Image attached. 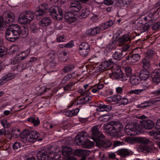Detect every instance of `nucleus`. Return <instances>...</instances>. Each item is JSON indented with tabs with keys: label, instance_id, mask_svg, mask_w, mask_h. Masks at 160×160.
Instances as JSON below:
<instances>
[{
	"label": "nucleus",
	"instance_id": "f257e3e1",
	"mask_svg": "<svg viewBox=\"0 0 160 160\" xmlns=\"http://www.w3.org/2000/svg\"><path fill=\"white\" fill-rule=\"evenodd\" d=\"M28 34L27 29L24 27L21 28L18 25L13 24L9 26L5 31V37L11 41H16L20 36L22 38L26 37Z\"/></svg>",
	"mask_w": 160,
	"mask_h": 160
},
{
	"label": "nucleus",
	"instance_id": "f03ea898",
	"mask_svg": "<svg viewBox=\"0 0 160 160\" xmlns=\"http://www.w3.org/2000/svg\"><path fill=\"white\" fill-rule=\"evenodd\" d=\"M88 135L85 132H80L75 137V142L78 145L83 148H90L93 146V142L88 140Z\"/></svg>",
	"mask_w": 160,
	"mask_h": 160
},
{
	"label": "nucleus",
	"instance_id": "7ed1b4c3",
	"mask_svg": "<svg viewBox=\"0 0 160 160\" xmlns=\"http://www.w3.org/2000/svg\"><path fill=\"white\" fill-rule=\"evenodd\" d=\"M39 136V134L36 131L31 132L24 130L21 135V140L24 143L34 142Z\"/></svg>",
	"mask_w": 160,
	"mask_h": 160
},
{
	"label": "nucleus",
	"instance_id": "20e7f679",
	"mask_svg": "<svg viewBox=\"0 0 160 160\" xmlns=\"http://www.w3.org/2000/svg\"><path fill=\"white\" fill-rule=\"evenodd\" d=\"M14 18V14L11 12L6 13L4 19L0 16V30H3L7 27L8 24L13 22Z\"/></svg>",
	"mask_w": 160,
	"mask_h": 160
},
{
	"label": "nucleus",
	"instance_id": "39448f33",
	"mask_svg": "<svg viewBox=\"0 0 160 160\" xmlns=\"http://www.w3.org/2000/svg\"><path fill=\"white\" fill-rule=\"evenodd\" d=\"M138 140L141 143V145L138 148V150L139 151L145 152H152V149L147 145L149 142L150 140L149 139L145 138H139Z\"/></svg>",
	"mask_w": 160,
	"mask_h": 160
},
{
	"label": "nucleus",
	"instance_id": "423d86ee",
	"mask_svg": "<svg viewBox=\"0 0 160 160\" xmlns=\"http://www.w3.org/2000/svg\"><path fill=\"white\" fill-rule=\"evenodd\" d=\"M90 46L88 43L82 42L79 45V52L82 57H86L90 52Z\"/></svg>",
	"mask_w": 160,
	"mask_h": 160
},
{
	"label": "nucleus",
	"instance_id": "0eeeda50",
	"mask_svg": "<svg viewBox=\"0 0 160 160\" xmlns=\"http://www.w3.org/2000/svg\"><path fill=\"white\" fill-rule=\"evenodd\" d=\"M103 87V84L98 83L92 86L91 88L89 87V84H87L84 85V88L86 92L91 91L92 92L95 93L99 92Z\"/></svg>",
	"mask_w": 160,
	"mask_h": 160
},
{
	"label": "nucleus",
	"instance_id": "6e6552de",
	"mask_svg": "<svg viewBox=\"0 0 160 160\" xmlns=\"http://www.w3.org/2000/svg\"><path fill=\"white\" fill-rule=\"evenodd\" d=\"M98 126H95L92 128L90 134L91 138L93 139H96L98 138H104V135L100 133L98 128Z\"/></svg>",
	"mask_w": 160,
	"mask_h": 160
},
{
	"label": "nucleus",
	"instance_id": "1a4fd4ad",
	"mask_svg": "<svg viewBox=\"0 0 160 160\" xmlns=\"http://www.w3.org/2000/svg\"><path fill=\"white\" fill-rule=\"evenodd\" d=\"M36 157L38 160H50L51 157L48 151L45 150L38 151Z\"/></svg>",
	"mask_w": 160,
	"mask_h": 160
},
{
	"label": "nucleus",
	"instance_id": "9d476101",
	"mask_svg": "<svg viewBox=\"0 0 160 160\" xmlns=\"http://www.w3.org/2000/svg\"><path fill=\"white\" fill-rule=\"evenodd\" d=\"M49 12L52 14V18L56 20H60L63 17V13L61 9H58L57 11L54 8L49 10Z\"/></svg>",
	"mask_w": 160,
	"mask_h": 160
},
{
	"label": "nucleus",
	"instance_id": "9b49d317",
	"mask_svg": "<svg viewBox=\"0 0 160 160\" xmlns=\"http://www.w3.org/2000/svg\"><path fill=\"white\" fill-rule=\"evenodd\" d=\"M101 138H98L93 140L95 141L96 146L101 148L103 147L105 148H109L112 145V143L109 142H104L102 139Z\"/></svg>",
	"mask_w": 160,
	"mask_h": 160
},
{
	"label": "nucleus",
	"instance_id": "f8f14e48",
	"mask_svg": "<svg viewBox=\"0 0 160 160\" xmlns=\"http://www.w3.org/2000/svg\"><path fill=\"white\" fill-rule=\"evenodd\" d=\"M139 52L138 53H133L132 55H128L126 57V60L130 62L134 63L139 60L140 58V54L142 53L141 48L138 49Z\"/></svg>",
	"mask_w": 160,
	"mask_h": 160
},
{
	"label": "nucleus",
	"instance_id": "ddd939ff",
	"mask_svg": "<svg viewBox=\"0 0 160 160\" xmlns=\"http://www.w3.org/2000/svg\"><path fill=\"white\" fill-rule=\"evenodd\" d=\"M111 76L112 78L119 79L122 81H124L127 80V77L123 76V73L120 69L112 71Z\"/></svg>",
	"mask_w": 160,
	"mask_h": 160
},
{
	"label": "nucleus",
	"instance_id": "4468645a",
	"mask_svg": "<svg viewBox=\"0 0 160 160\" xmlns=\"http://www.w3.org/2000/svg\"><path fill=\"white\" fill-rule=\"evenodd\" d=\"M69 8L73 12H78L82 8V4L80 2L77 0H73L71 2Z\"/></svg>",
	"mask_w": 160,
	"mask_h": 160
},
{
	"label": "nucleus",
	"instance_id": "2eb2a0df",
	"mask_svg": "<svg viewBox=\"0 0 160 160\" xmlns=\"http://www.w3.org/2000/svg\"><path fill=\"white\" fill-rule=\"evenodd\" d=\"M48 8V7L46 4H42L40 6L39 9L35 12L36 16H43L45 14L46 10Z\"/></svg>",
	"mask_w": 160,
	"mask_h": 160
},
{
	"label": "nucleus",
	"instance_id": "dca6fc26",
	"mask_svg": "<svg viewBox=\"0 0 160 160\" xmlns=\"http://www.w3.org/2000/svg\"><path fill=\"white\" fill-rule=\"evenodd\" d=\"M141 122L142 125L147 129H151L155 125L154 122L150 120H144L141 121Z\"/></svg>",
	"mask_w": 160,
	"mask_h": 160
},
{
	"label": "nucleus",
	"instance_id": "f3484780",
	"mask_svg": "<svg viewBox=\"0 0 160 160\" xmlns=\"http://www.w3.org/2000/svg\"><path fill=\"white\" fill-rule=\"evenodd\" d=\"M124 131L128 135L134 136L137 134L135 128L130 125H127L126 126Z\"/></svg>",
	"mask_w": 160,
	"mask_h": 160
},
{
	"label": "nucleus",
	"instance_id": "a211bd4d",
	"mask_svg": "<svg viewBox=\"0 0 160 160\" xmlns=\"http://www.w3.org/2000/svg\"><path fill=\"white\" fill-rule=\"evenodd\" d=\"M126 54V53H123L121 49H117L112 55L113 59L118 61L120 60Z\"/></svg>",
	"mask_w": 160,
	"mask_h": 160
},
{
	"label": "nucleus",
	"instance_id": "6ab92c4d",
	"mask_svg": "<svg viewBox=\"0 0 160 160\" xmlns=\"http://www.w3.org/2000/svg\"><path fill=\"white\" fill-rule=\"evenodd\" d=\"M103 129L104 132H106L108 135H113V133L114 132V131L110 122L103 125Z\"/></svg>",
	"mask_w": 160,
	"mask_h": 160
},
{
	"label": "nucleus",
	"instance_id": "aec40b11",
	"mask_svg": "<svg viewBox=\"0 0 160 160\" xmlns=\"http://www.w3.org/2000/svg\"><path fill=\"white\" fill-rule=\"evenodd\" d=\"M113 62L111 60L109 61H105L101 62V64L99 66V68L100 70L102 71L106 69L107 68L110 67L107 69H109L111 68L112 67Z\"/></svg>",
	"mask_w": 160,
	"mask_h": 160
},
{
	"label": "nucleus",
	"instance_id": "412c9836",
	"mask_svg": "<svg viewBox=\"0 0 160 160\" xmlns=\"http://www.w3.org/2000/svg\"><path fill=\"white\" fill-rule=\"evenodd\" d=\"M151 77L152 81L155 82L160 81V69H156L152 73Z\"/></svg>",
	"mask_w": 160,
	"mask_h": 160
},
{
	"label": "nucleus",
	"instance_id": "4be33fe9",
	"mask_svg": "<svg viewBox=\"0 0 160 160\" xmlns=\"http://www.w3.org/2000/svg\"><path fill=\"white\" fill-rule=\"evenodd\" d=\"M92 99L91 96H86L82 98L77 100L74 102V105L84 104L89 102Z\"/></svg>",
	"mask_w": 160,
	"mask_h": 160
},
{
	"label": "nucleus",
	"instance_id": "5701e85b",
	"mask_svg": "<svg viewBox=\"0 0 160 160\" xmlns=\"http://www.w3.org/2000/svg\"><path fill=\"white\" fill-rule=\"evenodd\" d=\"M110 122L114 131L121 130L122 129L123 125L120 122L117 121H111Z\"/></svg>",
	"mask_w": 160,
	"mask_h": 160
},
{
	"label": "nucleus",
	"instance_id": "b1692460",
	"mask_svg": "<svg viewBox=\"0 0 160 160\" xmlns=\"http://www.w3.org/2000/svg\"><path fill=\"white\" fill-rule=\"evenodd\" d=\"M139 76L141 80H147L149 76V73L147 69L144 68L140 72Z\"/></svg>",
	"mask_w": 160,
	"mask_h": 160
},
{
	"label": "nucleus",
	"instance_id": "393cba45",
	"mask_svg": "<svg viewBox=\"0 0 160 160\" xmlns=\"http://www.w3.org/2000/svg\"><path fill=\"white\" fill-rule=\"evenodd\" d=\"M100 30V27L98 28L96 27L88 29L86 31V33L88 35L94 36L99 33Z\"/></svg>",
	"mask_w": 160,
	"mask_h": 160
},
{
	"label": "nucleus",
	"instance_id": "a878e982",
	"mask_svg": "<svg viewBox=\"0 0 160 160\" xmlns=\"http://www.w3.org/2000/svg\"><path fill=\"white\" fill-rule=\"evenodd\" d=\"M114 23V21L110 20L106 22L102 23L100 26L101 30H105L112 26Z\"/></svg>",
	"mask_w": 160,
	"mask_h": 160
},
{
	"label": "nucleus",
	"instance_id": "bb28decb",
	"mask_svg": "<svg viewBox=\"0 0 160 160\" xmlns=\"http://www.w3.org/2000/svg\"><path fill=\"white\" fill-rule=\"evenodd\" d=\"M14 75L13 74L10 73L3 76L0 80V86L7 82L8 81L11 80L14 78Z\"/></svg>",
	"mask_w": 160,
	"mask_h": 160
},
{
	"label": "nucleus",
	"instance_id": "cd10ccee",
	"mask_svg": "<svg viewBox=\"0 0 160 160\" xmlns=\"http://www.w3.org/2000/svg\"><path fill=\"white\" fill-rule=\"evenodd\" d=\"M130 36L128 34H125L121 37H119L118 39V42L121 44H123L126 42L130 41Z\"/></svg>",
	"mask_w": 160,
	"mask_h": 160
},
{
	"label": "nucleus",
	"instance_id": "c85d7f7f",
	"mask_svg": "<svg viewBox=\"0 0 160 160\" xmlns=\"http://www.w3.org/2000/svg\"><path fill=\"white\" fill-rule=\"evenodd\" d=\"M51 22V21L50 18L48 17L44 18L40 20L38 24L40 26L42 27H44L49 25Z\"/></svg>",
	"mask_w": 160,
	"mask_h": 160
},
{
	"label": "nucleus",
	"instance_id": "c756f323",
	"mask_svg": "<svg viewBox=\"0 0 160 160\" xmlns=\"http://www.w3.org/2000/svg\"><path fill=\"white\" fill-rule=\"evenodd\" d=\"M131 83L133 85H137L139 84L142 80L140 77L137 76H131L130 78Z\"/></svg>",
	"mask_w": 160,
	"mask_h": 160
},
{
	"label": "nucleus",
	"instance_id": "7c9ffc66",
	"mask_svg": "<svg viewBox=\"0 0 160 160\" xmlns=\"http://www.w3.org/2000/svg\"><path fill=\"white\" fill-rule=\"evenodd\" d=\"M62 152L63 156L68 157L72 153V149L71 148L69 147H65L62 148Z\"/></svg>",
	"mask_w": 160,
	"mask_h": 160
},
{
	"label": "nucleus",
	"instance_id": "2f4dec72",
	"mask_svg": "<svg viewBox=\"0 0 160 160\" xmlns=\"http://www.w3.org/2000/svg\"><path fill=\"white\" fill-rule=\"evenodd\" d=\"M79 110L78 108H76L72 110H67L64 113L65 115L67 116L72 117L77 115L79 112Z\"/></svg>",
	"mask_w": 160,
	"mask_h": 160
},
{
	"label": "nucleus",
	"instance_id": "473e14b6",
	"mask_svg": "<svg viewBox=\"0 0 160 160\" xmlns=\"http://www.w3.org/2000/svg\"><path fill=\"white\" fill-rule=\"evenodd\" d=\"M23 14L28 19L30 22L33 20L34 17V13L30 11H25Z\"/></svg>",
	"mask_w": 160,
	"mask_h": 160
},
{
	"label": "nucleus",
	"instance_id": "72a5a7b5",
	"mask_svg": "<svg viewBox=\"0 0 160 160\" xmlns=\"http://www.w3.org/2000/svg\"><path fill=\"white\" fill-rule=\"evenodd\" d=\"M75 83L76 82H72L63 86V88L64 90L65 91H68L74 90L75 88L74 85Z\"/></svg>",
	"mask_w": 160,
	"mask_h": 160
},
{
	"label": "nucleus",
	"instance_id": "f704fd0d",
	"mask_svg": "<svg viewBox=\"0 0 160 160\" xmlns=\"http://www.w3.org/2000/svg\"><path fill=\"white\" fill-rule=\"evenodd\" d=\"M18 22L22 24H29L30 22L24 14L19 16Z\"/></svg>",
	"mask_w": 160,
	"mask_h": 160
},
{
	"label": "nucleus",
	"instance_id": "c9c22d12",
	"mask_svg": "<svg viewBox=\"0 0 160 160\" xmlns=\"http://www.w3.org/2000/svg\"><path fill=\"white\" fill-rule=\"evenodd\" d=\"M121 130L115 131L113 133V135H112L116 137L117 138H120L121 141H122L124 139L125 135L122 133Z\"/></svg>",
	"mask_w": 160,
	"mask_h": 160
},
{
	"label": "nucleus",
	"instance_id": "e433bc0d",
	"mask_svg": "<svg viewBox=\"0 0 160 160\" xmlns=\"http://www.w3.org/2000/svg\"><path fill=\"white\" fill-rule=\"evenodd\" d=\"M150 59L145 57L142 60L143 64L142 67L144 68L148 69L150 67Z\"/></svg>",
	"mask_w": 160,
	"mask_h": 160
},
{
	"label": "nucleus",
	"instance_id": "4c0bfd02",
	"mask_svg": "<svg viewBox=\"0 0 160 160\" xmlns=\"http://www.w3.org/2000/svg\"><path fill=\"white\" fill-rule=\"evenodd\" d=\"M29 54V53H28L26 55L25 52H23L21 53L20 54L18 55L16 57V58H17L18 60L20 62L25 59L26 58L28 57Z\"/></svg>",
	"mask_w": 160,
	"mask_h": 160
},
{
	"label": "nucleus",
	"instance_id": "58836bf2",
	"mask_svg": "<svg viewBox=\"0 0 160 160\" xmlns=\"http://www.w3.org/2000/svg\"><path fill=\"white\" fill-rule=\"evenodd\" d=\"M90 13V11L89 9H84L82 10L80 16L81 18H85L89 15Z\"/></svg>",
	"mask_w": 160,
	"mask_h": 160
},
{
	"label": "nucleus",
	"instance_id": "ea45409f",
	"mask_svg": "<svg viewBox=\"0 0 160 160\" xmlns=\"http://www.w3.org/2000/svg\"><path fill=\"white\" fill-rule=\"evenodd\" d=\"M30 30L32 32L36 33L39 30V28L34 23L31 24L29 27Z\"/></svg>",
	"mask_w": 160,
	"mask_h": 160
},
{
	"label": "nucleus",
	"instance_id": "a19ab883",
	"mask_svg": "<svg viewBox=\"0 0 160 160\" xmlns=\"http://www.w3.org/2000/svg\"><path fill=\"white\" fill-rule=\"evenodd\" d=\"M28 121L32 123L35 126H37L39 124L40 122L38 119H36L34 117H30L28 119Z\"/></svg>",
	"mask_w": 160,
	"mask_h": 160
},
{
	"label": "nucleus",
	"instance_id": "79ce46f5",
	"mask_svg": "<svg viewBox=\"0 0 160 160\" xmlns=\"http://www.w3.org/2000/svg\"><path fill=\"white\" fill-rule=\"evenodd\" d=\"M125 70L126 72V75H125L123 73V76L127 77V80L131 75L132 69L130 67H127L125 68Z\"/></svg>",
	"mask_w": 160,
	"mask_h": 160
},
{
	"label": "nucleus",
	"instance_id": "37998d69",
	"mask_svg": "<svg viewBox=\"0 0 160 160\" xmlns=\"http://www.w3.org/2000/svg\"><path fill=\"white\" fill-rule=\"evenodd\" d=\"M151 103H152V102L150 101H145L140 104L138 105V108H145L150 106Z\"/></svg>",
	"mask_w": 160,
	"mask_h": 160
},
{
	"label": "nucleus",
	"instance_id": "c03bdc74",
	"mask_svg": "<svg viewBox=\"0 0 160 160\" xmlns=\"http://www.w3.org/2000/svg\"><path fill=\"white\" fill-rule=\"evenodd\" d=\"M74 66L72 65H69L66 66L63 69V71L65 73L68 72L73 69Z\"/></svg>",
	"mask_w": 160,
	"mask_h": 160
},
{
	"label": "nucleus",
	"instance_id": "a18cd8bd",
	"mask_svg": "<svg viewBox=\"0 0 160 160\" xmlns=\"http://www.w3.org/2000/svg\"><path fill=\"white\" fill-rule=\"evenodd\" d=\"M65 19L70 23L74 22L76 21L77 18L75 16L68 17L64 16Z\"/></svg>",
	"mask_w": 160,
	"mask_h": 160
},
{
	"label": "nucleus",
	"instance_id": "49530a36",
	"mask_svg": "<svg viewBox=\"0 0 160 160\" xmlns=\"http://www.w3.org/2000/svg\"><path fill=\"white\" fill-rule=\"evenodd\" d=\"M149 133H151V135H153L157 139H160V131H154L152 130L150 131Z\"/></svg>",
	"mask_w": 160,
	"mask_h": 160
},
{
	"label": "nucleus",
	"instance_id": "de8ad7c7",
	"mask_svg": "<svg viewBox=\"0 0 160 160\" xmlns=\"http://www.w3.org/2000/svg\"><path fill=\"white\" fill-rule=\"evenodd\" d=\"M56 150L57 149L55 148V147L54 146H52L48 148V149L47 150L48 151V153L49 154L50 156L51 157H52V154L53 153L56 151Z\"/></svg>",
	"mask_w": 160,
	"mask_h": 160
},
{
	"label": "nucleus",
	"instance_id": "09e8293b",
	"mask_svg": "<svg viewBox=\"0 0 160 160\" xmlns=\"http://www.w3.org/2000/svg\"><path fill=\"white\" fill-rule=\"evenodd\" d=\"M122 141H124L126 142H128L131 144H132L134 143L135 140L134 138L130 137H127L125 136Z\"/></svg>",
	"mask_w": 160,
	"mask_h": 160
},
{
	"label": "nucleus",
	"instance_id": "8fccbe9b",
	"mask_svg": "<svg viewBox=\"0 0 160 160\" xmlns=\"http://www.w3.org/2000/svg\"><path fill=\"white\" fill-rule=\"evenodd\" d=\"M72 78V75L70 74H68L65 76L62 79L61 83L64 84Z\"/></svg>",
	"mask_w": 160,
	"mask_h": 160
},
{
	"label": "nucleus",
	"instance_id": "3c124183",
	"mask_svg": "<svg viewBox=\"0 0 160 160\" xmlns=\"http://www.w3.org/2000/svg\"><path fill=\"white\" fill-rule=\"evenodd\" d=\"M1 123L3 127V128H8L10 126V123L7 122L6 119H3L1 121Z\"/></svg>",
	"mask_w": 160,
	"mask_h": 160
},
{
	"label": "nucleus",
	"instance_id": "603ef678",
	"mask_svg": "<svg viewBox=\"0 0 160 160\" xmlns=\"http://www.w3.org/2000/svg\"><path fill=\"white\" fill-rule=\"evenodd\" d=\"M152 20H150L147 23H145L144 26L143 27V30L144 31L148 30L152 25Z\"/></svg>",
	"mask_w": 160,
	"mask_h": 160
},
{
	"label": "nucleus",
	"instance_id": "864d4df0",
	"mask_svg": "<svg viewBox=\"0 0 160 160\" xmlns=\"http://www.w3.org/2000/svg\"><path fill=\"white\" fill-rule=\"evenodd\" d=\"M116 47V42L112 41L110 42L107 46V48L109 49H115Z\"/></svg>",
	"mask_w": 160,
	"mask_h": 160
},
{
	"label": "nucleus",
	"instance_id": "5fc2aeb1",
	"mask_svg": "<svg viewBox=\"0 0 160 160\" xmlns=\"http://www.w3.org/2000/svg\"><path fill=\"white\" fill-rule=\"evenodd\" d=\"M154 54V51L152 50H149L146 53V55L145 57H147L150 59V58H152Z\"/></svg>",
	"mask_w": 160,
	"mask_h": 160
},
{
	"label": "nucleus",
	"instance_id": "6e6d98bb",
	"mask_svg": "<svg viewBox=\"0 0 160 160\" xmlns=\"http://www.w3.org/2000/svg\"><path fill=\"white\" fill-rule=\"evenodd\" d=\"M99 107H102V108L104 109V110H106V111H110L112 108L111 106L101 104L99 105Z\"/></svg>",
	"mask_w": 160,
	"mask_h": 160
},
{
	"label": "nucleus",
	"instance_id": "4d7b16f0",
	"mask_svg": "<svg viewBox=\"0 0 160 160\" xmlns=\"http://www.w3.org/2000/svg\"><path fill=\"white\" fill-rule=\"evenodd\" d=\"M6 53V50L5 47L1 46L0 48V57H2Z\"/></svg>",
	"mask_w": 160,
	"mask_h": 160
},
{
	"label": "nucleus",
	"instance_id": "13d9d810",
	"mask_svg": "<svg viewBox=\"0 0 160 160\" xmlns=\"http://www.w3.org/2000/svg\"><path fill=\"white\" fill-rule=\"evenodd\" d=\"M128 99L125 98H122L121 96V98H120V100L119 101V103L120 104L126 105L128 103Z\"/></svg>",
	"mask_w": 160,
	"mask_h": 160
},
{
	"label": "nucleus",
	"instance_id": "bf43d9fd",
	"mask_svg": "<svg viewBox=\"0 0 160 160\" xmlns=\"http://www.w3.org/2000/svg\"><path fill=\"white\" fill-rule=\"evenodd\" d=\"M43 126L47 129H50L53 127L52 125L47 122H46L43 123Z\"/></svg>",
	"mask_w": 160,
	"mask_h": 160
},
{
	"label": "nucleus",
	"instance_id": "052dcab7",
	"mask_svg": "<svg viewBox=\"0 0 160 160\" xmlns=\"http://www.w3.org/2000/svg\"><path fill=\"white\" fill-rule=\"evenodd\" d=\"M131 47V46L128 44H126L122 48L121 51L123 53H125V52L129 49Z\"/></svg>",
	"mask_w": 160,
	"mask_h": 160
},
{
	"label": "nucleus",
	"instance_id": "680f3d73",
	"mask_svg": "<svg viewBox=\"0 0 160 160\" xmlns=\"http://www.w3.org/2000/svg\"><path fill=\"white\" fill-rule=\"evenodd\" d=\"M160 27V22H156L152 26V28L153 30H156L158 29Z\"/></svg>",
	"mask_w": 160,
	"mask_h": 160
},
{
	"label": "nucleus",
	"instance_id": "e2e57ef3",
	"mask_svg": "<svg viewBox=\"0 0 160 160\" xmlns=\"http://www.w3.org/2000/svg\"><path fill=\"white\" fill-rule=\"evenodd\" d=\"M57 40L58 42H63L66 40V38L63 35H60L57 37Z\"/></svg>",
	"mask_w": 160,
	"mask_h": 160
},
{
	"label": "nucleus",
	"instance_id": "0e129e2a",
	"mask_svg": "<svg viewBox=\"0 0 160 160\" xmlns=\"http://www.w3.org/2000/svg\"><path fill=\"white\" fill-rule=\"evenodd\" d=\"M113 96L114 102H116V103L119 102V101L121 98V96L119 95H114Z\"/></svg>",
	"mask_w": 160,
	"mask_h": 160
},
{
	"label": "nucleus",
	"instance_id": "69168bd1",
	"mask_svg": "<svg viewBox=\"0 0 160 160\" xmlns=\"http://www.w3.org/2000/svg\"><path fill=\"white\" fill-rule=\"evenodd\" d=\"M9 52L10 54H13L15 53L17 51V49L16 48V46H12L9 49Z\"/></svg>",
	"mask_w": 160,
	"mask_h": 160
},
{
	"label": "nucleus",
	"instance_id": "338daca9",
	"mask_svg": "<svg viewBox=\"0 0 160 160\" xmlns=\"http://www.w3.org/2000/svg\"><path fill=\"white\" fill-rule=\"evenodd\" d=\"M82 157H86V156L89 155L91 153V152L89 150H82Z\"/></svg>",
	"mask_w": 160,
	"mask_h": 160
},
{
	"label": "nucleus",
	"instance_id": "774afa93",
	"mask_svg": "<svg viewBox=\"0 0 160 160\" xmlns=\"http://www.w3.org/2000/svg\"><path fill=\"white\" fill-rule=\"evenodd\" d=\"M123 141H117L114 142L113 147H116L117 146H119L121 145H123L124 143L123 142Z\"/></svg>",
	"mask_w": 160,
	"mask_h": 160
}]
</instances>
